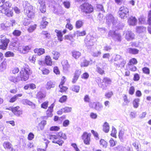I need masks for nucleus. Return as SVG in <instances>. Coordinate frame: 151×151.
<instances>
[{"instance_id": "nucleus-1", "label": "nucleus", "mask_w": 151, "mask_h": 151, "mask_svg": "<svg viewBox=\"0 0 151 151\" xmlns=\"http://www.w3.org/2000/svg\"><path fill=\"white\" fill-rule=\"evenodd\" d=\"M25 65L24 68L20 72L19 76L16 77L10 76L9 78V80L14 83L18 82L20 80L24 81L27 80L29 78L30 71L28 65L25 64Z\"/></svg>"}, {"instance_id": "nucleus-2", "label": "nucleus", "mask_w": 151, "mask_h": 151, "mask_svg": "<svg viewBox=\"0 0 151 151\" xmlns=\"http://www.w3.org/2000/svg\"><path fill=\"white\" fill-rule=\"evenodd\" d=\"M49 139L54 143H57L60 146H61L63 143L62 139H66V136L65 134L62 132L58 133L56 135H51L49 136Z\"/></svg>"}, {"instance_id": "nucleus-3", "label": "nucleus", "mask_w": 151, "mask_h": 151, "mask_svg": "<svg viewBox=\"0 0 151 151\" xmlns=\"http://www.w3.org/2000/svg\"><path fill=\"white\" fill-rule=\"evenodd\" d=\"M23 6L26 15L29 18L33 17L34 15V11L32 6L27 1H23Z\"/></svg>"}, {"instance_id": "nucleus-4", "label": "nucleus", "mask_w": 151, "mask_h": 151, "mask_svg": "<svg viewBox=\"0 0 151 151\" xmlns=\"http://www.w3.org/2000/svg\"><path fill=\"white\" fill-rule=\"evenodd\" d=\"M129 10V9L125 6L120 7L118 12L119 16L122 19L126 18L128 16Z\"/></svg>"}, {"instance_id": "nucleus-5", "label": "nucleus", "mask_w": 151, "mask_h": 151, "mask_svg": "<svg viewBox=\"0 0 151 151\" xmlns=\"http://www.w3.org/2000/svg\"><path fill=\"white\" fill-rule=\"evenodd\" d=\"M82 12L86 14L90 13L93 11V6L88 3H85L80 7Z\"/></svg>"}, {"instance_id": "nucleus-6", "label": "nucleus", "mask_w": 151, "mask_h": 151, "mask_svg": "<svg viewBox=\"0 0 151 151\" xmlns=\"http://www.w3.org/2000/svg\"><path fill=\"white\" fill-rule=\"evenodd\" d=\"M0 40L1 41L0 49H2L3 50H6L8 44L9 42V40L7 39L5 36L3 35H0Z\"/></svg>"}, {"instance_id": "nucleus-7", "label": "nucleus", "mask_w": 151, "mask_h": 151, "mask_svg": "<svg viewBox=\"0 0 151 151\" xmlns=\"http://www.w3.org/2000/svg\"><path fill=\"white\" fill-rule=\"evenodd\" d=\"M109 37H111L115 41L120 42L122 40V37L121 35L117 33H116L114 31H110L108 34Z\"/></svg>"}, {"instance_id": "nucleus-8", "label": "nucleus", "mask_w": 151, "mask_h": 151, "mask_svg": "<svg viewBox=\"0 0 151 151\" xmlns=\"http://www.w3.org/2000/svg\"><path fill=\"white\" fill-rule=\"evenodd\" d=\"M91 135V133H88L87 132H85L82 135V138L85 144L87 145L90 144Z\"/></svg>"}, {"instance_id": "nucleus-9", "label": "nucleus", "mask_w": 151, "mask_h": 151, "mask_svg": "<svg viewBox=\"0 0 151 151\" xmlns=\"http://www.w3.org/2000/svg\"><path fill=\"white\" fill-rule=\"evenodd\" d=\"M106 19V22L108 24H112L114 25L117 22V19L111 14L107 15Z\"/></svg>"}, {"instance_id": "nucleus-10", "label": "nucleus", "mask_w": 151, "mask_h": 151, "mask_svg": "<svg viewBox=\"0 0 151 151\" xmlns=\"http://www.w3.org/2000/svg\"><path fill=\"white\" fill-rule=\"evenodd\" d=\"M6 109H9L12 111L14 114L17 116H19L22 114V111L19 109V106L14 107H10L9 108H6Z\"/></svg>"}, {"instance_id": "nucleus-11", "label": "nucleus", "mask_w": 151, "mask_h": 151, "mask_svg": "<svg viewBox=\"0 0 151 151\" xmlns=\"http://www.w3.org/2000/svg\"><path fill=\"white\" fill-rule=\"evenodd\" d=\"M125 38L127 41H130L133 39L134 38V34L131 31L127 30L124 33Z\"/></svg>"}, {"instance_id": "nucleus-12", "label": "nucleus", "mask_w": 151, "mask_h": 151, "mask_svg": "<svg viewBox=\"0 0 151 151\" xmlns=\"http://www.w3.org/2000/svg\"><path fill=\"white\" fill-rule=\"evenodd\" d=\"M31 47L28 46H19L18 50L21 53L23 54H26L31 49Z\"/></svg>"}, {"instance_id": "nucleus-13", "label": "nucleus", "mask_w": 151, "mask_h": 151, "mask_svg": "<svg viewBox=\"0 0 151 151\" xmlns=\"http://www.w3.org/2000/svg\"><path fill=\"white\" fill-rule=\"evenodd\" d=\"M137 20L135 17L132 16L128 19V23L130 25H135L137 24Z\"/></svg>"}, {"instance_id": "nucleus-14", "label": "nucleus", "mask_w": 151, "mask_h": 151, "mask_svg": "<svg viewBox=\"0 0 151 151\" xmlns=\"http://www.w3.org/2000/svg\"><path fill=\"white\" fill-rule=\"evenodd\" d=\"M39 3L40 5V9L42 12H45L46 11V6L45 0H38Z\"/></svg>"}, {"instance_id": "nucleus-15", "label": "nucleus", "mask_w": 151, "mask_h": 151, "mask_svg": "<svg viewBox=\"0 0 151 151\" xmlns=\"http://www.w3.org/2000/svg\"><path fill=\"white\" fill-rule=\"evenodd\" d=\"M11 6V4L9 2L7 1L0 6V11H2V10L4 9L7 10L8 8L10 7Z\"/></svg>"}, {"instance_id": "nucleus-16", "label": "nucleus", "mask_w": 151, "mask_h": 151, "mask_svg": "<svg viewBox=\"0 0 151 151\" xmlns=\"http://www.w3.org/2000/svg\"><path fill=\"white\" fill-rule=\"evenodd\" d=\"M54 106L53 104H52L51 106L48 107V109L46 113L47 116L49 117H51L53 115L52 112Z\"/></svg>"}, {"instance_id": "nucleus-17", "label": "nucleus", "mask_w": 151, "mask_h": 151, "mask_svg": "<svg viewBox=\"0 0 151 151\" xmlns=\"http://www.w3.org/2000/svg\"><path fill=\"white\" fill-rule=\"evenodd\" d=\"M22 103L24 105H28L34 108L35 107V104L32 102L27 99H23L22 101Z\"/></svg>"}, {"instance_id": "nucleus-18", "label": "nucleus", "mask_w": 151, "mask_h": 151, "mask_svg": "<svg viewBox=\"0 0 151 151\" xmlns=\"http://www.w3.org/2000/svg\"><path fill=\"white\" fill-rule=\"evenodd\" d=\"M55 86L54 82L51 81H48L45 85V88L47 90H49L52 88H54Z\"/></svg>"}, {"instance_id": "nucleus-19", "label": "nucleus", "mask_w": 151, "mask_h": 151, "mask_svg": "<svg viewBox=\"0 0 151 151\" xmlns=\"http://www.w3.org/2000/svg\"><path fill=\"white\" fill-rule=\"evenodd\" d=\"M127 52L130 54L136 55L137 54L139 50L136 48H129L127 49Z\"/></svg>"}, {"instance_id": "nucleus-20", "label": "nucleus", "mask_w": 151, "mask_h": 151, "mask_svg": "<svg viewBox=\"0 0 151 151\" xmlns=\"http://www.w3.org/2000/svg\"><path fill=\"white\" fill-rule=\"evenodd\" d=\"M45 62L47 65L49 66H52L53 64L51 57L48 55L45 56Z\"/></svg>"}, {"instance_id": "nucleus-21", "label": "nucleus", "mask_w": 151, "mask_h": 151, "mask_svg": "<svg viewBox=\"0 0 151 151\" xmlns=\"http://www.w3.org/2000/svg\"><path fill=\"white\" fill-rule=\"evenodd\" d=\"M151 8V5H150ZM148 23L149 24L148 30L150 33L151 34V10L149 12L148 15Z\"/></svg>"}, {"instance_id": "nucleus-22", "label": "nucleus", "mask_w": 151, "mask_h": 151, "mask_svg": "<svg viewBox=\"0 0 151 151\" xmlns=\"http://www.w3.org/2000/svg\"><path fill=\"white\" fill-rule=\"evenodd\" d=\"M0 13L4 14L9 17H12L13 15V12L11 11H9L8 9L7 10H2V11H0Z\"/></svg>"}, {"instance_id": "nucleus-23", "label": "nucleus", "mask_w": 151, "mask_h": 151, "mask_svg": "<svg viewBox=\"0 0 151 151\" xmlns=\"http://www.w3.org/2000/svg\"><path fill=\"white\" fill-rule=\"evenodd\" d=\"M55 32L56 33V35L57 36L58 40L60 42L62 41L63 40V34H62V32L60 31L57 29H55Z\"/></svg>"}, {"instance_id": "nucleus-24", "label": "nucleus", "mask_w": 151, "mask_h": 151, "mask_svg": "<svg viewBox=\"0 0 151 151\" xmlns=\"http://www.w3.org/2000/svg\"><path fill=\"white\" fill-rule=\"evenodd\" d=\"M72 56L75 59H78L81 55V53L78 51L73 50L72 52Z\"/></svg>"}, {"instance_id": "nucleus-25", "label": "nucleus", "mask_w": 151, "mask_h": 151, "mask_svg": "<svg viewBox=\"0 0 151 151\" xmlns=\"http://www.w3.org/2000/svg\"><path fill=\"white\" fill-rule=\"evenodd\" d=\"M34 52L38 55H40L45 53V49L42 48H36L34 50Z\"/></svg>"}, {"instance_id": "nucleus-26", "label": "nucleus", "mask_w": 151, "mask_h": 151, "mask_svg": "<svg viewBox=\"0 0 151 151\" xmlns=\"http://www.w3.org/2000/svg\"><path fill=\"white\" fill-rule=\"evenodd\" d=\"M47 19L46 17H44L42 18V21L41 23L40 28L41 29H43L45 28L47 25L48 22L45 21Z\"/></svg>"}, {"instance_id": "nucleus-27", "label": "nucleus", "mask_w": 151, "mask_h": 151, "mask_svg": "<svg viewBox=\"0 0 151 151\" xmlns=\"http://www.w3.org/2000/svg\"><path fill=\"white\" fill-rule=\"evenodd\" d=\"M52 53L53 56V58L55 60H57L60 56V53L58 52L53 51Z\"/></svg>"}, {"instance_id": "nucleus-28", "label": "nucleus", "mask_w": 151, "mask_h": 151, "mask_svg": "<svg viewBox=\"0 0 151 151\" xmlns=\"http://www.w3.org/2000/svg\"><path fill=\"white\" fill-rule=\"evenodd\" d=\"M61 63L63 67V69L65 70H67L70 67L67 60H63L62 61Z\"/></svg>"}, {"instance_id": "nucleus-29", "label": "nucleus", "mask_w": 151, "mask_h": 151, "mask_svg": "<svg viewBox=\"0 0 151 151\" xmlns=\"http://www.w3.org/2000/svg\"><path fill=\"white\" fill-rule=\"evenodd\" d=\"M86 34V33L85 31H77L74 33V35L77 37L83 36L85 35Z\"/></svg>"}, {"instance_id": "nucleus-30", "label": "nucleus", "mask_w": 151, "mask_h": 151, "mask_svg": "<svg viewBox=\"0 0 151 151\" xmlns=\"http://www.w3.org/2000/svg\"><path fill=\"white\" fill-rule=\"evenodd\" d=\"M125 63V61L122 59L120 60V61L118 63H115L114 64L116 66L122 68L124 67Z\"/></svg>"}, {"instance_id": "nucleus-31", "label": "nucleus", "mask_w": 151, "mask_h": 151, "mask_svg": "<svg viewBox=\"0 0 151 151\" xmlns=\"http://www.w3.org/2000/svg\"><path fill=\"white\" fill-rule=\"evenodd\" d=\"M89 64V62L85 59H82L81 60V62L80 65L81 67H86L88 66Z\"/></svg>"}, {"instance_id": "nucleus-32", "label": "nucleus", "mask_w": 151, "mask_h": 151, "mask_svg": "<svg viewBox=\"0 0 151 151\" xmlns=\"http://www.w3.org/2000/svg\"><path fill=\"white\" fill-rule=\"evenodd\" d=\"M46 96V94L45 93H42L40 91L38 92L37 94L36 98L39 99H41L45 98Z\"/></svg>"}, {"instance_id": "nucleus-33", "label": "nucleus", "mask_w": 151, "mask_h": 151, "mask_svg": "<svg viewBox=\"0 0 151 151\" xmlns=\"http://www.w3.org/2000/svg\"><path fill=\"white\" fill-rule=\"evenodd\" d=\"M109 127L108 123L105 122L103 126V130L106 133H107L109 131Z\"/></svg>"}, {"instance_id": "nucleus-34", "label": "nucleus", "mask_w": 151, "mask_h": 151, "mask_svg": "<svg viewBox=\"0 0 151 151\" xmlns=\"http://www.w3.org/2000/svg\"><path fill=\"white\" fill-rule=\"evenodd\" d=\"M7 27L8 28L10 26H13L15 25V21L14 20L7 22L6 23Z\"/></svg>"}, {"instance_id": "nucleus-35", "label": "nucleus", "mask_w": 151, "mask_h": 151, "mask_svg": "<svg viewBox=\"0 0 151 151\" xmlns=\"http://www.w3.org/2000/svg\"><path fill=\"white\" fill-rule=\"evenodd\" d=\"M7 64L6 62H2L0 65V70L1 71H3L6 68Z\"/></svg>"}, {"instance_id": "nucleus-36", "label": "nucleus", "mask_w": 151, "mask_h": 151, "mask_svg": "<svg viewBox=\"0 0 151 151\" xmlns=\"http://www.w3.org/2000/svg\"><path fill=\"white\" fill-rule=\"evenodd\" d=\"M3 146L5 149H10L12 145L9 142H5L3 143Z\"/></svg>"}, {"instance_id": "nucleus-37", "label": "nucleus", "mask_w": 151, "mask_h": 151, "mask_svg": "<svg viewBox=\"0 0 151 151\" xmlns=\"http://www.w3.org/2000/svg\"><path fill=\"white\" fill-rule=\"evenodd\" d=\"M99 143L103 148H106L107 147V143L104 139H101Z\"/></svg>"}, {"instance_id": "nucleus-38", "label": "nucleus", "mask_w": 151, "mask_h": 151, "mask_svg": "<svg viewBox=\"0 0 151 151\" xmlns=\"http://www.w3.org/2000/svg\"><path fill=\"white\" fill-rule=\"evenodd\" d=\"M80 89V87L79 86L73 85L71 87V90L76 93H78Z\"/></svg>"}, {"instance_id": "nucleus-39", "label": "nucleus", "mask_w": 151, "mask_h": 151, "mask_svg": "<svg viewBox=\"0 0 151 151\" xmlns=\"http://www.w3.org/2000/svg\"><path fill=\"white\" fill-rule=\"evenodd\" d=\"M139 99H135L133 101V105L134 107L135 108H137L139 106Z\"/></svg>"}, {"instance_id": "nucleus-40", "label": "nucleus", "mask_w": 151, "mask_h": 151, "mask_svg": "<svg viewBox=\"0 0 151 151\" xmlns=\"http://www.w3.org/2000/svg\"><path fill=\"white\" fill-rule=\"evenodd\" d=\"M102 105L101 103L99 102L96 103L95 105V109L97 110H101L102 108Z\"/></svg>"}, {"instance_id": "nucleus-41", "label": "nucleus", "mask_w": 151, "mask_h": 151, "mask_svg": "<svg viewBox=\"0 0 151 151\" xmlns=\"http://www.w3.org/2000/svg\"><path fill=\"white\" fill-rule=\"evenodd\" d=\"M146 28L142 26L137 27L136 28V31L137 32L140 33L145 31Z\"/></svg>"}, {"instance_id": "nucleus-42", "label": "nucleus", "mask_w": 151, "mask_h": 151, "mask_svg": "<svg viewBox=\"0 0 151 151\" xmlns=\"http://www.w3.org/2000/svg\"><path fill=\"white\" fill-rule=\"evenodd\" d=\"M83 22L81 20H78L76 22V26L77 28H81L82 26Z\"/></svg>"}, {"instance_id": "nucleus-43", "label": "nucleus", "mask_w": 151, "mask_h": 151, "mask_svg": "<svg viewBox=\"0 0 151 151\" xmlns=\"http://www.w3.org/2000/svg\"><path fill=\"white\" fill-rule=\"evenodd\" d=\"M65 39L66 40H68L72 42H73L74 41L73 37L72 35H66L65 36Z\"/></svg>"}, {"instance_id": "nucleus-44", "label": "nucleus", "mask_w": 151, "mask_h": 151, "mask_svg": "<svg viewBox=\"0 0 151 151\" xmlns=\"http://www.w3.org/2000/svg\"><path fill=\"white\" fill-rule=\"evenodd\" d=\"M36 25L35 24L30 26L28 29V31L29 32H32L36 29Z\"/></svg>"}, {"instance_id": "nucleus-45", "label": "nucleus", "mask_w": 151, "mask_h": 151, "mask_svg": "<svg viewBox=\"0 0 151 151\" xmlns=\"http://www.w3.org/2000/svg\"><path fill=\"white\" fill-rule=\"evenodd\" d=\"M30 19L27 18H24L22 21V23L24 25L27 26L30 24Z\"/></svg>"}, {"instance_id": "nucleus-46", "label": "nucleus", "mask_w": 151, "mask_h": 151, "mask_svg": "<svg viewBox=\"0 0 151 151\" xmlns=\"http://www.w3.org/2000/svg\"><path fill=\"white\" fill-rule=\"evenodd\" d=\"M21 34V32L19 30H15L13 32V34L14 36H19Z\"/></svg>"}, {"instance_id": "nucleus-47", "label": "nucleus", "mask_w": 151, "mask_h": 151, "mask_svg": "<svg viewBox=\"0 0 151 151\" xmlns=\"http://www.w3.org/2000/svg\"><path fill=\"white\" fill-rule=\"evenodd\" d=\"M14 55L13 52L11 51H8L5 53V56L6 57H13Z\"/></svg>"}, {"instance_id": "nucleus-48", "label": "nucleus", "mask_w": 151, "mask_h": 151, "mask_svg": "<svg viewBox=\"0 0 151 151\" xmlns=\"http://www.w3.org/2000/svg\"><path fill=\"white\" fill-rule=\"evenodd\" d=\"M0 28L2 30H6L8 29L6 24L4 23H2L0 24Z\"/></svg>"}, {"instance_id": "nucleus-49", "label": "nucleus", "mask_w": 151, "mask_h": 151, "mask_svg": "<svg viewBox=\"0 0 151 151\" xmlns=\"http://www.w3.org/2000/svg\"><path fill=\"white\" fill-rule=\"evenodd\" d=\"M111 80L109 78H104L103 82L106 84H109L111 83Z\"/></svg>"}, {"instance_id": "nucleus-50", "label": "nucleus", "mask_w": 151, "mask_h": 151, "mask_svg": "<svg viewBox=\"0 0 151 151\" xmlns=\"http://www.w3.org/2000/svg\"><path fill=\"white\" fill-rule=\"evenodd\" d=\"M116 129L114 127H112V131L111 134V135L113 137H115L116 136Z\"/></svg>"}, {"instance_id": "nucleus-51", "label": "nucleus", "mask_w": 151, "mask_h": 151, "mask_svg": "<svg viewBox=\"0 0 151 151\" xmlns=\"http://www.w3.org/2000/svg\"><path fill=\"white\" fill-rule=\"evenodd\" d=\"M48 104V102L47 101H46L43 103L41 104V107L43 109H46L47 107Z\"/></svg>"}, {"instance_id": "nucleus-52", "label": "nucleus", "mask_w": 151, "mask_h": 151, "mask_svg": "<svg viewBox=\"0 0 151 151\" xmlns=\"http://www.w3.org/2000/svg\"><path fill=\"white\" fill-rule=\"evenodd\" d=\"M64 113H68L71 112L72 108L69 107H65L63 108Z\"/></svg>"}, {"instance_id": "nucleus-53", "label": "nucleus", "mask_w": 151, "mask_h": 151, "mask_svg": "<svg viewBox=\"0 0 151 151\" xmlns=\"http://www.w3.org/2000/svg\"><path fill=\"white\" fill-rule=\"evenodd\" d=\"M67 99V97L66 96H63L61 97L59 100V101L60 102L63 103L65 102Z\"/></svg>"}, {"instance_id": "nucleus-54", "label": "nucleus", "mask_w": 151, "mask_h": 151, "mask_svg": "<svg viewBox=\"0 0 151 151\" xmlns=\"http://www.w3.org/2000/svg\"><path fill=\"white\" fill-rule=\"evenodd\" d=\"M29 60L31 62L35 63L36 61V58L34 56H31L29 57Z\"/></svg>"}, {"instance_id": "nucleus-55", "label": "nucleus", "mask_w": 151, "mask_h": 151, "mask_svg": "<svg viewBox=\"0 0 151 151\" xmlns=\"http://www.w3.org/2000/svg\"><path fill=\"white\" fill-rule=\"evenodd\" d=\"M137 63V61L136 59L134 58H133L131 59L129 62V64L132 65V64H135Z\"/></svg>"}, {"instance_id": "nucleus-56", "label": "nucleus", "mask_w": 151, "mask_h": 151, "mask_svg": "<svg viewBox=\"0 0 151 151\" xmlns=\"http://www.w3.org/2000/svg\"><path fill=\"white\" fill-rule=\"evenodd\" d=\"M70 124V121L68 120H66L64 121L63 122V126L65 127H68Z\"/></svg>"}, {"instance_id": "nucleus-57", "label": "nucleus", "mask_w": 151, "mask_h": 151, "mask_svg": "<svg viewBox=\"0 0 151 151\" xmlns=\"http://www.w3.org/2000/svg\"><path fill=\"white\" fill-rule=\"evenodd\" d=\"M123 99L124 102L126 104H127L129 103L130 101L127 99V97L126 95H124L123 96Z\"/></svg>"}, {"instance_id": "nucleus-58", "label": "nucleus", "mask_w": 151, "mask_h": 151, "mask_svg": "<svg viewBox=\"0 0 151 151\" xmlns=\"http://www.w3.org/2000/svg\"><path fill=\"white\" fill-rule=\"evenodd\" d=\"M97 9L98 11H104V9L102 5L101 4H97L96 6Z\"/></svg>"}, {"instance_id": "nucleus-59", "label": "nucleus", "mask_w": 151, "mask_h": 151, "mask_svg": "<svg viewBox=\"0 0 151 151\" xmlns=\"http://www.w3.org/2000/svg\"><path fill=\"white\" fill-rule=\"evenodd\" d=\"M60 129L59 127L57 126H54L51 127L50 128V130L51 131H58Z\"/></svg>"}, {"instance_id": "nucleus-60", "label": "nucleus", "mask_w": 151, "mask_h": 151, "mask_svg": "<svg viewBox=\"0 0 151 151\" xmlns=\"http://www.w3.org/2000/svg\"><path fill=\"white\" fill-rule=\"evenodd\" d=\"M66 80V78L65 77L63 76L62 78L61 81L60 85H59V87H61L62 86H63V85L65 82Z\"/></svg>"}, {"instance_id": "nucleus-61", "label": "nucleus", "mask_w": 151, "mask_h": 151, "mask_svg": "<svg viewBox=\"0 0 151 151\" xmlns=\"http://www.w3.org/2000/svg\"><path fill=\"white\" fill-rule=\"evenodd\" d=\"M42 71L43 74L44 75H47L50 72V71L49 70L45 68H43L42 70Z\"/></svg>"}, {"instance_id": "nucleus-62", "label": "nucleus", "mask_w": 151, "mask_h": 151, "mask_svg": "<svg viewBox=\"0 0 151 151\" xmlns=\"http://www.w3.org/2000/svg\"><path fill=\"white\" fill-rule=\"evenodd\" d=\"M113 94L112 92L110 91L106 93L105 95L106 98L109 99L110 98Z\"/></svg>"}, {"instance_id": "nucleus-63", "label": "nucleus", "mask_w": 151, "mask_h": 151, "mask_svg": "<svg viewBox=\"0 0 151 151\" xmlns=\"http://www.w3.org/2000/svg\"><path fill=\"white\" fill-rule=\"evenodd\" d=\"M34 135L32 132H30L28 134V139L29 140H32L34 138Z\"/></svg>"}, {"instance_id": "nucleus-64", "label": "nucleus", "mask_w": 151, "mask_h": 151, "mask_svg": "<svg viewBox=\"0 0 151 151\" xmlns=\"http://www.w3.org/2000/svg\"><path fill=\"white\" fill-rule=\"evenodd\" d=\"M132 145L134 147L137 151H141L137 143L135 142L132 144Z\"/></svg>"}]
</instances>
